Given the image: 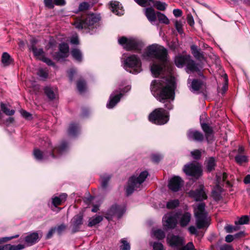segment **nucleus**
<instances>
[{"label":"nucleus","mask_w":250,"mask_h":250,"mask_svg":"<svg viewBox=\"0 0 250 250\" xmlns=\"http://www.w3.org/2000/svg\"><path fill=\"white\" fill-rule=\"evenodd\" d=\"M36 43V42L35 40H32V45L29 49L33 52L37 59L41 60L44 56V51L42 48H37L35 46Z\"/></svg>","instance_id":"20"},{"label":"nucleus","mask_w":250,"mask_h":250,"mask_svg":"<svg viewBox=\"0 0 250 250\" xmlns=\"http://www.w3.org/2000/svg\"><path fill=\"white\" fill-rule=\"evenodd\" d=\"M154 235L158 239L161 240L165 237V232L160 229H158L153 231Z\"/></svg>","instance_id":"40"},{"label":"nucleus","mask_w":250,"mask_h":250,"mask_svg":"<svg viewBox=\"0 0 250 250\" xmlns=\"http://www.w3.org/2000/svg\"><path fill=\"white\" fill-rule=\"evenodd\" d=\"M156 14L160 22L165 23L166 24H168L169 23V20L164 14L159 12H157Z\"/></svg>","instance_id":"37"},{"label":"nucleus","mask_w":250,"mask_h":250,"mask_svg":"<svg viewBox=\"0 0 250 250\" xmlns=\"http://www.w3.org/2000/svg\"><path fill=\"white\" fill-rule=\"evenodd\" d=\"M237 226L238 225L233 226L230 225H227L225 227V229L227 233H232L234 231L238 230L239 229V227Z\"/></svg>","instance_id":"47"},{"label":"nucleus","mask_w":250,"mask_h":250,"mask_svg":"<svg viewBox=\"0 0 250 250\" xmlns=\"http://www.w3.org/2000/svg\"><path fill=\"white\" fill-rule=\"evenodd\" d=\"M122 94L120 93L116 95H111L110 97L109 103L107 104L106 106L108 108H113L120 100Z\"/></svg>","instance_id":"25"},{"label":"nucleus","mask_w":250,"mask_h":250,"mask_svg":"<svg viewBox=\"0 0 250 250\" xmlns=\"http://www.w3.org/2000/svg\"><path fill=\"white\" fill-rule=\"evenodd\" d=\"M124 207H121L117 205H113L107 211L105 218L108 220H111L112 216H117L120 218L125 212Z\"/></svg>","instance_id":"11"},{"label":"nucleus","mask_w":250,"mask_h":250,"mask_svg":"<svg viewBox=\"0 0 250 250\" xmlns=\"http://www.w3.org/2000/svg\"><path fill=\"white\" fill-rule=\"evenodd\" d=\"M191 219V214L188 212L183 214L180 218V225L181 227L187 226Z\"/></svg>","instance_id":"26"},{"label":"nucleus","mask_w":250,"mask_h":250,"mask_svg":"<svg viewBox=\"0 0 250 250\" xmlns=\"http://www.w3.org/2000/svg\"><path fill=\"white\" fill-rule=\"evenodd\" d=\"M191 155L194 159L198 160L201 158V152L199 149H195L191 152Z\"/></svg>","instance_id":"51"},{"label":"nucleus","mask_w":250,"mask_h":250,"mask_svg":"<svg viewBox=\"0 0 250 250\" xmlns=\"http://www.w3.org/2000/svg\"><path fill=\"white\" fill-rule=\"evenodd\" d=\"M194 215L196 225L198 229L208 228L210 224V219L205 210V205L201 203L194 208Z\"/></svg>","instance_id":"4"},{"label":"nucleus","mask_w":250,"mask_h":250,"mask_svg":"<svg viewBox=\"0 0 250 250\" xmlns=\"http://www.w3.org/2000/svg\"><path fill=\"white\" fill-rule=\"evenodd\" d=\"M41 60L45 62L48 65H54V64L50 59L46 58L44 56Z\"/></svg>","instance_id":"60"},{"label":"nucleus","mask_w":250,"mask_h":250,"mask_svg":"<svg viewBox=\"0 0 250 250\" xmlns=\"http://www.w3.org/2000/svg\"><path fill=\"white\" fill-rule=\"evenodd\" d=\"M39 240V237L37 232H33L28 234L25 237V241L27 246H30L36 243Z\"/></svg>","instance_id":"22"},{"label":"nucleus","mask_w":250,"mask_h":250,"mask_svg":"<svg viewBox=\"0 0 250 250\" xmlns=\"http://www.w3.org/2000/svg\"><path fill=\"white\" fill-rule=\"evenodd\" d=\"M202 128L205 133V135L207 140L208 141L210 135L212 133L213 130L211 127H210L207 124H202L201 125Z\"/></svg>","instance_id":"34"},{"label":"nucleus","mask_w":250,"mask_h":250,"mask_svg":"<svg viewBox=\"0 0 250 250\" xmlns=\"http://www.w3.org/2000/svg\"><path fill=\"white\" fill-rule=\"evenodd\" d=\"M12 62L10 56L6 52H4L1 57V62L3 66L9 65Z\"/></svg>","instance_id":"35"},{"label":"nucleus","mask_w":250,"mask_h":250,"mask_svg":"<svg viewBox=\"0 0 250 250\" xmlns=\"http://www.w3.org/2000/svg\"><path fill=\"white\" fill-rule=\"evenodd\" d=\"M83 215L81 214L74 216L72 219L73 226L72 232L75 233L79 230L80 226L83 224Z\"/></svg>","instance_id":"16"},{"label":"nucleus","mask_w":250,"mask_h":250,"mask_svg":"<svg viewBox=\"0 0 250 250\" xmlns=\"http://www.w3.org/2000/svg\"><path fill=\"white\" fill-rule=\"evenodd\" d=\"M145 14L148 20L151 22H154L156 20V13L151 7L146 8L145 10Z\"/></svg>","instance_id":"24"},{"label":"nucleus","mask_w":250,"mask_h":250,"mask_svg":"<svg viewBox=\"0 0 250 250\" xmlns=\"http://www.w3.org/2000/svg\"><path fill=\"white\" fill-rule=\"evenodd\" d=\"M89 4L86 2H83L81 3L79 6V10L80 11L87 10L89 8Z\"/></svg>","instance_id":"52"},{"label":"nucleus","mask_w":250,"mask_h":250,"mask_svg":"<svg viewBox=\"0 0 250 250\" xmlns=\"http://www.w3.org/2000/svg\"><path fill=\"white\" fill-rule=\"evenodd\" d=\"M54 3L56 5L62 6L65 5V0H53Z\"/></svg>","instance_id":"63"},{"label":"nucleus","mask_w":250,"mask_h":250,"mask_svg":"<svg viewBox=\"0 0 250 250\" xmlns=\"http://www.w3.org/2000/svg\"><path fill=\"white\" fill-rule=\"evenodd\" d=\"M202 85V83L200 81H199L196 79H194L193 80L191 83V87L193 90L194 91H198L199 90Z\"/></svg>","instance_id":"42"},{"label":"nucleus","mask_w":250,"mask_h":250,"mask_svg":"<svg viewBox=\"0 0 250 250\" xmlns=\"http://www.w3.org/2000/svg\"><path fill=\"white\" fill-rule=\"evenodd\" d=\"M65 228L66 226L64 224H61L56 228V230H57L58 234H61L65 230Z\"/></svg>","instance_id":"61"},{"label":"nucleus","mask_w":250,"mask_h":250,"mask_svg":"<svg viewBox=\"0 0 250 250\" xmlns=\"http://www.w3.org/2000/svg\"><path fill=\"white\" fill-rule=\"evenodd\" d=\"M235 161L239 164H242L248 161L247 157L245 155H237L235 157Z\"/></svg>","instance_id":"48"},{"label":"nucleus","mask_w":250,"mask_h":250,"mask_svg":"<svg viewBox=\"0 0 250 250\" xmlns=\"http://www.w3.org/2000/svg\"><path fill=\"white\" fill-rule=\"evenodd\" d=\"M191 53L193 56L198 60H202L204 58L203 53L201 52L200 49L198 48L197 46L194 44L190 46Z\"/></svg>","instance_id":"27"},{"label":"nucleus","mask_w":250,"mask_h":250,"mask_svg":"<svg viewBox=\"0 0 250 250\" xmlns=\"http://www.w3.org/2000/svg\"><path fill=\"white\" fill-rule=\"evenodd\" d=\"M118 42L126 51L134 50L137 52H139L144 45L143 42L138 39L127 38L125 37L119 39Z\"/></svg>","instance_id":"5"},{"label":"nucleus","mask_w":250,"mask_h":250,"mask_svg":"<svg viewBox=\"0 0 250 250\" xmlns=\"http://www.w3.org/2000/svg\"><path fill=\"white\" fill-rule=\"evenodd\" d=\"M15 123V119L13 117H9L7 118L5 122V124L6 125L7 127L8 128L12 125H14Z\"/></svg>","instance_id":"54"},{"label":"nucleus","mask_w":250,"mask_h":250,"mask_svg":"<svg viewBox=\"0 0 250 250\" xmlns=\"http://www.w3.org/2000/svg\"><path fill=\"white\" fill-rule=\"evenodd\" d=\"M188 137L189 140L197 142H201L204 139V135L201 132L194 130H190L188 132Z\"/></svg>","instance_id":"19"},{"label":"nucleus","mask_w":250,"mask_h":250,"mask_svg":"<svg viewBox=\"0 0 250 250\" xmlns=\"http://www.w3.org/2000/svg\"><path fill=\"white\" fill-rule=\"evenodd\" d=\"M148 119L151 122L158 125L166 124L168 120L167 113L163 108L154 109L149 115Z\"/></svg>","instance_id":"7"},{"label":"nucleus","mask_w":250,"mask_h":250,"mask_svg":"<svg viewBox=\"0 0 250 250\" xmlns=\"http://www.w3.org/2000/svg\"><path fill=\"white\" fill-rule=\"evenodd\" d=\"M0 109L1 111L7 116L13 115L15 113L14 108L9 103L1 102L0 103Z\"/></svg>","instance_id":"18"},{"label":"nucleus","mask_w":250,"mask_h":250,"mask_svg":"<svg viewBox=\"0 0 250 250\" xmlns=\"http://www.w3.org/2000/svg\"><path fill=\"white\" fill-rule=\"evenodd\" d=\"M138 5L142 7H146L151 5L153 0H134Z\"/></svg>","instance_id":"41"},{"label":"nucleus","mask_w":250,"mask_h":250,"mask_svg":"<svg viewBox=\"0 0 250 250\" xmlns=\"http://www.w3.org/2000/svg\"><path fill=\"white\" fill-rule=\"evenodd\" d=\"M153 248L154 250H164L163 245L158 242L154 243L153 245Z\"/></svg>","instance_id":"56"},{"label":"nucleus","mask_w":250,"mask_h":250,"mask_svg":"<svg viewBox=\"0 0 250 250\" xmlns=\"http://www.w3.org/2000/svg\"><path fill=\"white\" fill-rule=\"evenodd\" d=\"M148 175L147 171H144L142 172L137 177L134 176L130 177L128 180V185L126 188L127 195H130L134 190L139 188L141 184L145 181Z\"/></svg>","instance_id":"6"},{"label":"nucleus","mask_w":250,"mask_h":250,"mask_svg":"<svg viewBox=\"0 0 250 250\" xmlns=\"http://www.w3.org/2000/svg\"><path fill=\"white\" fill-rule=\"evenodd\" d=\"M250 217L248 215H244L240 217L238 221H235V225H244L249 223Z\"/></svg>","instance_id":"36"},{"label":"nucleus","mask_w":250,"mask_h":250,"mask_svg":"<svg viewBox=\"0 0 250 250\" xmlns=\"http://www.w3.org/2000/svg\"><path fill=\"white\" fill-rule=\"evenodd\" d=\"M167 242L169 245L173 249V250L179 249L185 244L183 237L174 235L168 236Z\"/></svg>","instance_id":"10"},{"label":"nucleus","mask_w":250,"mask_h":250,"mask_svg":"<svg viewBox=\"0 0 250 250\" xmlns=\"http://www.w3.org/2000/svg\"><path fill=\"white\" fill-rule=\"evenodd\" d=\"M0 250H16V246L11 244H6L4 246H0Z\"/></svg>","instance_id":"53"},{"label":"nucleus","mask_w":250,"mask_h":250,"mask_svg":"<svg viewBox=\"0 0 250 250\" xmlns=\"http://www.w3.org/2000/svg\"><path fill=\"white\" fill-rule=\"evenodd\" d=\"M189 57V55H178L175 56L174 59L175 65L179 68L183 67L186 64Z\"/></svg>","instance_id":"17"},{"label":"nucleus","mask_w":250,"mask_h":250,"mask_svg":"<svg viewBox=\"0 0 250 250\" xmlns=\"http://www.w3.org/2000/svg\"><path fill=\"white\" fill-rule=\"evenodd\" d=\"M186 65L187 66V72L188 73L189 72H197L199 71V69L198 67V64L196 63L193 60L191 59L190 56Z\"/></svg>","instance_id":"23"},{"label":"nucleus","mask_w":250,"mask_h":250,"mask_svg":"<svg viewBox=\"0 0 250 250\" xmlns=\"http://www.w3.org/2000/svg\"><path fill=\"white\" fill-rule=\"evenodd\" d=\"M204 187L201 185L199 189L195 191H190L189 194L190 196L193 197L196 201L203 200L207 198V195L203 190Z\"/></svg>","instance_id":"15"},{"label":"nucleus","mask_w":250,"mask_h":250,"mask_svg":"<svg viewBox=\"0 0 250 250\" xmlns=\"http://www.w3.org/2000/svg\"><path fill=\"white\" fill-rule=\"evenodd\" d=\"M125 69L130 73H138L141 70V63L140 59L135 55L128 57L125 61Z\"/></svg>","instance_id":"8"},{"label":"nucleus","mask_w":250,"mask_h":250,"mask_svg":"<svg viewBox=\"0 0 250 250\" xmlns=\"http://www.w3.org/2000/svg\"><path fill=\"white\" fill-rule=\"evenodd\" d=\"M111 10L117 15L123 14L124 10L121 4L118 1H111L110 2Z\"/></svg>","instance_id":"21"},{"label":"nucleus","mask_w":250,"mask_h":250,"mask_svg":"<svg viewBox=\"0 0 250 250\" xmlns=\"http://www.w3.org/2000/svg\"><path fill=\"white\" fill-rule=\"evenodd\" d=\"M56 229V228H51L49 230V231H48V232L47 233V234L46 235V239L50 238L52 237L53 234L55 231Z\"/></svg>","instance_id":"62"},{"label":"nucleus","mask_w":250,"mask_h":250,"mask_svg":"<svg viewBox=\"0 0 250 250\" xmlns=\"http://www.w3.org/2000/svg\"><path fill=\"white\" fill-rule=\"evenodd\" d=\"M45 6L49 8L53 9L54 7L52 0H43Z\"/></svg>","instance_id":"57"},{"label":"nucleus","mask_w":250,"mask_h":250,"mask_svg":"<svg viewBox=\"0 0 250 250\" xmlns=\"http://www.w3.org/2000/svg\"><path fill=\"white\" fill-rule=\"evenodd\" d=\"M77 131V126L74 124H70L68 131V134L70 136H75L76 134Z\"/></svg>","instance_id":"43"},{"label":"nucleus","mask_w":250,"mask_h":250,"mask_svg":"<svg viewBox=\"0 0 250 250\" xmlns=\"http://www.w3.org/2000/svg\"><path fill=\"white\" fill-rule=\"evenodd\" d=\"M183 184V181L179 176H174L169 181L168 187L173 191H177Z\"/></svg>","instance_id":"13"},{"label":"nucleus","mask_w":250,"mask_h":250,"mask_svg":"<svg viewBox=\"0 0 250 250\" xmlns=\"http://www.w3.org/2000/svg\"><path fill=\"white\" fill-rule=\"evenodd\" d=\"M67 144L64 142H62L60 146L57 148V150L58 151V152L59 153H61L63 151L65 150V149L67 148Z\"/></svg>","instance_id":"55"},{"label":"nucleus","mask_w":250,"mask_h":250,"mask_svg":"<svg viewBox=\"0 0 250 250\" xmlns=\"http://www.w3.org/2000/svg\"><path fill=\"white\" fill-rule=\"evenodd\" d=\"M174 15L176 17H179L182 16V11L179 9H174L173 11Z\"/></svg>","instance_id":"64"},{"label":"nucleus","mask_w":250,"mask_h":250,"mask_svg":"<svg viewBox=\"0 0 250 250\" xmlns=\"http://www.w3.org/2000/svg\"><path fill=\"white\" fill-rule=\"evenodd\" d=\"M103 220V217L102 216H94L89 219L88 226L90 227H92L100 223Z\"/></svg>","instance_id":"30"},{"label":"nucleus","mask_w":250,"mask_h":250,"mask_svg":"<svg viewBox=\"0 0 250 250\" xmlns=\"http://www.w3.org/2000/svg\"><path fill=\"white\" fill-rule=\"evenodd\" d=\"M67 198V194L65 193H62L61 194L59 197H55L52 198V204L53 205L57 207L61 205L62 203L64 202Z\"/></svg>","instance_id":"28"},{"label":"nucleus","mask_w":250,"mask_h":250,"mask_svg":"<svg viewBox=\"0 0 250 250\" xmlns=\"http://www.w3.org/2000/svg\"><path fill=\"white\" fill-rule=\"evenodd\" d=\"M33 154L36 159L41 160L44 159H47L48 155L46 152H42L39 149H35L33 151Z\"/></svg>","instance_id":"31"},{"label":"nucleus","mask_w":250,"mask_h":250,"mask_svg":"<svg viewBox=\"0 0 250 250\" xmlns=\"http://www.w3.org/2000/svg\"><path fill=\"white\" fill-rule=\"evenodd\" d=\"M99 21V18L93 14L88 15L85 19L77 18L73 24L76 28L92 34L96 31V23Z\"/></svg>","instance_id":"3"},{"label":"nucleus","mask_w":250,"mask_h":250,"mask_svg":"<svg viewBox=\"0 0 250 250\" xmlns=\"http://www.w3.org/2000/svg\"><path fill=\"white\" fill-rule=\"evenodd\" d=\"M20 113L22 116L26 119L29 120L31 118V114L25 110H20Z\"/></svg>","instance_id":"59"},{"label":"nucleus","mask_w":250,"mask_h":250,"mask_svg":"<svg viewBox=\"0 0 250 250\" xmlns=\"http://www.w3.org/2000/svg\"><path fill=\"white\" fill-rule=\"evenodd\" d=\"M151 4H153L156 9L160 11H165L167 6V4L165 2L159 0H153Z\"/></svg>","instance_id":"32"},{"label":"nucleus","mask_w":250,"mask_h":250,"mask_svg":"<svg viewBox=\"0 0 250 250\" xmlns=\"http://www.w3.org/2000/svg\"><path fill=\"white\" fill-rule=\"evenodd\" d=\"M69 47L67 44L63 43L60 45L59 52L54 55V58L57 60L65 58L67 57Z\"/></svg>","instance_id":"14"},{"label":"nucleus","mask_w":250,"mask_h":250,"mask_svg":"<svg viewBox=\"0 0 250 250\" xmlns=\"http://www.w3.org/2000/svg\"><path fill=\"white\" fill-rule=\"evenodd\" d=\"M175 27L178 31V32L182 34L183 32V29H182V24L181 22L179 21H176L175 23Z\"/></svg>","instance_id":"58"},{"label":"nucleus","mask_w":250,"mask_h":250,"mask_svg":"<svg viewBox=\"0 0 250 250\" xmlns=\"http://www.w3.org/2000/svg\"><path fill=\"white\" fill-rule=\"evenodd\" d=\"M151 90L155 93L157 100L165 104V107L168 110L173 105L168 100L174 99L175 82L172 78H163L160 80H154L151 83Z\"/></svg>","instance_id":"1"},{"label":"nucleus","mask_w":250,"mask_h":250,"mask_svg":"<svg viewBox=\"0 0 250 250\" xmlns=\"http://www.w3.org/2000/svg\"><path fill=\"white\" fill-rule=\"evenodd\" d=\"M77 88L79 91L82 93L84 91L86 88V83L83 80H80L77 82Z\"/></svg>","instance_id":"44"},{"label":"nucleus","mask_w":250,"mask_h":250,"mask_svg":"<svg viewBox=\"0 0 250 250\" xmlns=\"http://www.w3.org/2000/svg\"><path fill=\"white\" fill-rule=\"evenodd\" d=\"M184 171L187 175L196 177H199L201 173L200 167L194 163L186 165L184 168Z\"/></svg>","instance_id":"12"},{"label":"nucleus","mask_w":250,"mask_h":250,"mask_svg":"<svg viewBox=\"0 0 250 250\" xmlns=\"http://www.w3.org/2000/svg\"><path fill=\"white\" fill-rule=\"evenodd\" d=\"M167 51L163 46L154 44L146 48L143 54V57L145 59L154 58L160 62L159 64L154 63L151 66V71L155 77L159 76L162 71L167 61Z\"/></svg>","instance_id":"2"},{"label":"nucleus","mask_w":250,"mask_h":250,"mask_svg":"<svg viewBox=\"0 0 250 250\" xmlns=\"http://www.w3.org/2000/svg\"><path fill=\"white\" fill-rule=\"evenodd\" d=\"M179 204L178 200H173L168 202L167 204V207L169 209H172L177 207Z\"/></svg>","instance_id":"49"},{"label":"nucleus","mask_w":250,"mask_h":250,"mask_svg":"<svg viewBox=\"0 0 250 250\" xmlns=\"http://www.w3.org/2000/svg\"><path fill=\"white\" fill-rule=\"evenodd\" d=\"M110 179V177L108 175L103 176L102 177L101 185L103 188H105L107 187L108 181Z\"/></svg>","instance_id":"50"},{"label":"nucleus","mask_w":250,"mask_h":250,"mask_svg":"<svg viewBox=\"0 0 250 250\" xmlns=\"http://www.w3.org/2000/svg\"><path fill=\"white\" fill-rule=\"evenodd\" d=\"M73 57L78 61H81L82 57L81 51L78 49H74L71 51Z\"/></svg>","instance_id":"39"},{"label":"nucleus","mask_w":250,"mask_h":250,"mask_svg":"<svg viewBox=\"0 0 250 250\" xmlns=\"http://www.w3.org/2000/svg\"><path fill=\"white\" fill-rule=\"evenodd\" d=\"M216 166V161L214 157H209L206 161V167L208 171L210 172L214 169Z\"/></svg>","instance_id":"29"},{"label":"nucleus","mask_w":250,"mask_h":250,"mask_svg":"<svg viewBox=\"0 0 250 250\" xmlns=\"http://www.w3.org/2000/svg\"><path fill=\"white\" fill-rule=\"evenodd\" d=\"M44 91L48 98L50 100H53L55 98L56 94L52 88L46 86L44 88Z\"/></svg>","instance_id":"33"},{"label":"nucleus","mask_w":250,"mask_h":250,"mask_svg":"<svg viewBox=\"0 0 250 250\" xmlns=\"http://www.w3.org/2000/svg\"><path fill=\"white\" fill-rule=\"evenodd\" d=\"M227 178V174L224 172L222 175L221 174L216 175V182L217 186L222 185V183L224 182Z\"/></svg>","instance_id":"38"},{"label":"nucleus","mask_w":250,"mask_h":250,"mask_svg":"<svg viewBox=\"0 0 250 250\" xmlns=\"http://www.w3.org/2000/svg\"><path fill=\"white\" fill-rule=\"evenodd\" d=\"M121 243L122 244L120 246L121 250H130V244L126 240H125V239H121Z\"/></svg>","instance_id":"46"},{"label":"nucleus","mask_w":250,"mask_h":250,"mask_svg":"<svg viewBox=\"0 0 250 250\" xmlns=\"http://www.w3.org/2000/svg\"><path fill=\"white\" fill-rule=\"evenodd\" d=\"M176 214L174 212H170L165 214L163 217V225L167 229H172L176 226Z\"/></svg>","instance_id":"9"},{"label":"nucleus","mask_w":250,"mask_h":250,"mask_svg":"<svg viewBox=\"0 0 250 250\" xmlns=\"http://www.w3.org/2000/svg\"><path fill=\"white\" fill-rule=\"evenodd\" d=\"M38 76L42 80H45L48 77V72L46 69L40 68L39 69L38 73Z\"/></svg>","instance_id":"45"}]
</instances>
